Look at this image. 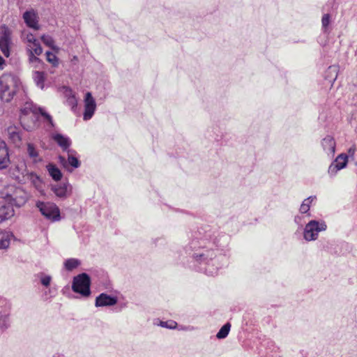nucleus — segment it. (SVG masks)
<instances>
[{"label": "nucleus", "mask_w": 357, "mask_h": 357, "mask_svg": "<svg viewBox=\"0 0 357 357\" xmlns=\"http://www.w3.org/2000/svg\"><path fill=\"white\" fill-rule=\"evenodd\" d=\"M20 88L19 78L10 73H5L0 77V98L10 102Z\"/></svg>", "instance_id": "nucleus-1"}, {"label": "nucleus", "mask_w": 357, "mask_h": 357, "mask_svg": "<svg viewBox=\"0 0 357 357\" xmlns=\"http://www.w3.org/2000/svg\"><path fill=\"white\" fill-rule=\"evenodd\" d=\"M91 279L88 274L83 273L74 277L72 289L74 292L79 294L82 297L86 298L91 295Z\"/></svg>", "instance_id": "nucleus-2"}, {"label": "nucleus", "mask_w": 357, "mask_h": 357, "mask_svg": "<svg viewBox=\"0 0 357 357\" xmlns=\"http://www.w3.org/2000/svg\"><path fill=\"white\" fill-rule=\"evenodd\" d=\"M327 228L324 221L310 220L305 227L303 237L307 241H314L318 238L319 232Z\"/></svg>", "instance_id": "nucleus-3"}, {"label": "nucleus", "mask_w": 357, "mask_h": 357, "mask_svg": "<svg viewBox=\"0 0 357 357\" xmlns=\"http://www.w3.org/2000/svg\"><path fill=\"white\" fill-rule=\"evenodd\" d=\"M6 199L16 207L24 206L29 199V194L22 188H15L13 191L7 195Z\"/></svg>", "instance_id": "nucleus-4"}, {"label": "nucleus", "mask_w": 357, "mask_h": 357, "mask_svg": "<svg viewBox=\"0 0 357 357\" xmlns=\"http://www.w3.org/2000/svg\"><path fill=\"white\" fill-rule=\"evenodd\" d=\"M36 206L38 208L43 215L47 219L53 221L59 220V210L55 204L50 202L44 203L38 202L36 204Z\"/></svg>", "instance_id": "nucleus-5"}, {"label": "nucleus", "mask_w": 357, "mask_h": 357, "mask_svg": "<svg viewBox=\"0 0 357 357\" xmlns=\"http://www.w3.org/2000/svg\"><path fill=\"white\" fill-rule=\"evenodd\" d=\"M0 49L6 57L10 56V45L11 43V32L5 25L0 27Z\"/></svg>", "instance_id": "nucleus-6"}, {"label": "nucleus", "mask_w": 357, "mask_h": 357, "mask_svg": "<svg viewBox=\"0 0 357 357\" xmlns=\"http://www.w3.org/2000/svg\"><path fill=\"white\" fill-rule=\"evenodd\" d=\"M84 103V111L83 113V119L84 121H89L92 118L96 109V102L91 93L87 92L85 94Z\"/></svg>", "instance_id": "nucleus-7"}, {"label": "nucleus", "mask_w": 357, "mask_h": 357, "mask_svg": "<svg viewBox=\"0 0 357 357\" xmlns=\"http://www.w3.org/2000/svg\"><path fill=\"white\" fill-rule=\"evenodd\" d=\"M14 215L13 205L6 197L0 199V223L11 218Z\"/></svg>", "instance_id": "nucleus-8"}, {"label": "nucleus", "mask_w": 357, "mask_h": 357, "mask_svg": "<svg viewBox=\"0 0 357 357\" xmlns=\"http://www.w3.org/2000/svg\"><path fill=\"white\" fill-rule=\"evenodd\" d=\"M117 298L107 294L102 293L96 297L95 301L96 307L112 306L117 303Z\"/></svg>", "instance_id": "nucleus-9"}, {"label": "nucleus", "mask_w": 357, "mask_h": 357, "mask_svg": "<svg viewBox=\"0 0 357 357\" xmlns=\"http://www.w3.org/2000/svg\"><path fill=\"white\" fill-rule=\"evenodd\" d=\"M23 19L26 25L35 30L39 29L38 17L33 10H27L23 14Z\"/></svg>", "instance_id": "nucleus-10"}, {"label": "nucleus", "mask_w": 357, "mask_h": 357, "mask_svg": "<svg viewBox=\"0 0 357 357\" xmlns=\"http://www.w3.org/2000/svg\"><path fill=\"white\" fill-rule=\"evenodd\" d=\"M321 146L324 151L328 155H333L335 151L336 143L334 138L330 135H327L321 141Z\"/></svg>", "instance_id": "nucleus-11"}, {"label": "nucleus", "mask_w": 357, "mask_h": 357, "mask_svg": "<svg viewBox=\"0 0 357 357\" xmlns=\"http://www.w3.org/2000/svg\"><path fill=\"white\" fill-rule=\"evenodd\" d=\"M9 162L6 144L4 142L0 140V169L7 167Z\"/></svg>", "instance_id": "nucleus-12"}, {"label": "nucleus", "mask_w": 357, "mask_h": 357, "mask_svg": "<svg viewBox=\"0 0 357 357\" xmlns=\"http://www.w3.org/2000/svg\"><path fill=\"white\" fill-rule=\"evenodd\" d=\"M8 133L10 140L17 146H20L22 141V137L17 128L15 126L8 127Z\"/></svg>", "instance_id": "nucleus-13"}, {"label": "nucleus", "mask_w": 357, "mask_h": 357, "mask_svg": "<svg viewBox=\"0 0 357 357\" xmlns=\"http://www.w3.org/2000/svg\"><path fill=\"white\" fill-rule=\"evenodd\" d=\"M47 169L50 176L56 181H60L62 178V174L60 169L54 164L47 165Z\"/></svg>", "instance_id": "nucleus-14"}, {"label": "nucleus", "mask_w": 357, "mask_h": 357, "mask_svg": "<svg viewBox=\"0 0 357 357\" xmlns=\"http://www.w3.org/2000/svg\"><path fill=\"white\" fill-rule=\"evenodd\" d=\"M14 238L11 232H3L0 234V249L8 248L10 241Z\"/></svg>", "instance_id": "nucleus-15"}, {"label": "nucleus", "mask_w": 357, "mask_h": 357, "mask_svg": "<svg viewBox=\"0 0 357 357\" xmlns=\"http://www.w3.org/2000/svg\"><path fill=\"white\" fill-rule=\"evenodd\" d=\"M215 256L213 250H207L206 253L196 255L195 257L197 261L208 263L209 260H212Z\"/></svg>", "instance_id": "nucleus-16"}, {"label": "nucleus", "mask_w": 357, "mask_h": 357, "mask_svg": "<svg viewBox=\"0 0 357 357\" xmlns=\"http://www.w3.org/2000/svg\"><path fill=\"white\" fill-rule=\"evenodd\" d=\"M333 162L338 166L341 169H344L348 162V156L347 154L341 153L340 154L336 159L333 161Z\"/></svg>", "instance_id": "nucleus-17"}, {"label": "nucleus", "mask_w": 357, "mask_h": 357, "mask_svg": "<svg viewBox=\"0 0 357 357\" xmlns=\"http://www.w3.org/2000/svg\"><path fill=\"white\" fill-rule=\"evenodd\" d=\"M316 196H310L305 199L301 205L300 212L301 213H306L310 208V204L312 201L316 199Z\"/></svg>", "instance_id": "nucleus-18"}, {"label": "nucleus", "mask_w": 357, "mask_h": 357, "mask_svg": "<svg viewBox=\"0 0 357 357\" xmlns=\"http://www.w3.org/2000/svg\"><path fill=\"white\" fill-rule=\"evenodd\" d=\"M33 79L38 87L43 89L45 82V74L43 72L36 71L33 74Z\"/></svg>", "instance_id": "nucleus-19"}, {"label": "nucleus", "mask_w": 357, "mask_h": 357, "mask_svg": "<svg viewBox=\"0 0 357 357\" xmlns=\"http://www.w3.org/2000/svg\"><path fill=\"white\" fill-rule=\"evenodd\" d=\"M22 37L24 42L26 43L27 47H29L32 44H35L38 42L35 36L31 33L24 31Z\"/></svg>", "instance_id": "nucleus-20"}, {"label": "nucleus", "mask_w": 357, "mask_h": 357, "mask_svg": "<svg viewBox=\"0 0 357 357\" xmlns=\"http://www.w3.org/2000/svg\"><path fill=\"white\" fill-rule=\"evenodd\" d=\"M53 139L63 149L67 150V139L60 134H56L52 137Z\"/></svg>", "instance_id": "nucleus-21"}, {"label": "nucleus", "mask_w": 357, "mask_h": 357, "mask_svg": "<svg viewBox=\"0 0 357 357\" xmlns=\"http://www.w3.org/2000/svg\"><path fill=\"white\" fill-rule=\"evenodd\" d=\"M231 324L229 323L225 324L222 328L220 329V331L216 334V337L218 339H224L225 338L230 331Z\"/></svg>", "instance_id": "nucleus-22"}, {"label": "nucleus", "mask_w": 357, "mask_h": 357, "mask_svg": "<svg viewBox=\"0 0 357 357\" xmlns=\"http://www.w3.org/2000/svg\"><path fill=\"white\" fill-rule=\"evenodd\" d=\"M52 189L54 194L59 197H64L67 192V188L65 185L63 186L55 185L52 186Z\"/></svg>", "instance_id": "nucleus-23"}, {"label": "nucleus", "mask_w": 357, "mask_h": 357, "mask_svg": "<svg viewBox=\"0 0 357 357\" xmlns=\"http://www.w3.org/2000/svg\"><path fill=\"white\" fill-rule=\"evenodd\" d=\"M31 112H32L33 113H35L36 112V109H33L32 107H31V105L30 103H28V102L26 103L24 107L21 109V114H22V116H20V121H21V123H22V125L23 126H24V125H23V121H24L23 116L29 115Z\"/></svg>", "instance_id": "nucleus-24"}, {"label": "nucleus", "mask_w": 357, "mask_h": 357, "mask_svg": "<svg viewBox=\"0 0 357 357\" xmlns=\"http://www.w3.org/2000/svg\"><path fill=\"white\" fill-rule=\"evenodd\" d=\"M27 51L28 52H31L33 54L40 56L43 52V49L40 43L38 41L35 44H32L29 47H27Z\"/></svg>", "instance_id": "nucleus-25"}, {"label": "nucleus", "mask_w": 357, "mask_h": 357, "mask_svg": "<svg viewBox=\"0 0 357 357\" xmlns=\"http://www.w3.org/2000/svg\"><path fill=\"white\" fill-rule=\"evenodd\" d=\"M27 153L30 158L36 161V159L38 157V153L33 144L29 143L27 144Z\"/></svg>", "instance_id": "nucleus-26"}, {"label": "nucleus", "mask_w": 357, "mask_h": 357, "mask_svg": "<svg viewBox=\"0 0 357 357\" xmlns=\"http://www.w3.org/2000/svg\"><path fill=\"white\" fill-rule=\"evenodd\" d=\"M37 276L43 286L48 287L50 284L52 280L51 276L47 275L43 273H38Z\"/></svg>", "instance_id": "nucleus-27"}, {"label": "nucleus", "mask_w": 357, "mask_h": 357, "mask_svg": "<svg viewBox=\"0 0 357 357\" xmlns=\"http://www.w3.org/2000/svg\"><path fill=\"white\" fill-rule=\"evenodd\" d=\"M9 326V319L6 314L0 316V328H7Z\"/></svg>", "instance_id": "nucleus-28"}, {"label": "nucleus", "mask_w": 357, "mask_h": 357, "mask_svg": "<svg viewBox=\"0 0 357 357\" xmlns=\"http://www.w3.org/2000/svg\"><path fill=\"white\" fill-rule=\"evenodd\" d=\"M340 170H341V169L333 162L328 167V173L330 176L333 177L335 176Z\"/></svg>", "instance_id": "nucleus-29"}, {"label": "nucleus", "mask_w": 357, "mask_h": 357, "mask_svg": "<svg viewBox=\"0 0 357 357\" xmlns=\"http://www.w3.org/2000/svg\"><path fill=\"white\" fill-rule=\"evenodd\" d=\"M81 264V261L77 259H68V271L76 268Z\"/></svg>", "instance_id": "nucleus-30"}, {"label": "nucleus", "mask_w": 357, "mask_h": 357, "mask_svg": "<svg viewBox=\"0 0 357 357\" xmlns=\"http://www.w3.org/2000/svg\"><path fill=\"white\" fill-rule=\"evenodd\" d=\"M41 40L45 45L48 47H54V40L48 35H43L41 36Z\"/></svg>", "instance_id": "nucleus-31"}, {"label": "nucleus", "mask_w": 357, "mask_h": 357, "mask_svg": "<svg viewBox=\"0 0 357 357\" xmlns=\"http://www.w3.org/2000/svg\"><path fill=\"white\" fill-rule=\"evenodd\" d=\"M46 57H47V60L50 63H51L54 66H56L57 65V59L54 54H53L50 52H47Z\"/></svg>", "instance_id": "nucleus-32"}, {"label": "nucleus", "mask_w": 357, "mask_h": 357, "mask_svg": "<svg viewBox=\"0 0 357 357\" xmlns=\"http://www.w3.org/2000/svg\"><path fill=\"white\" fill-rule=\"evenodd\" d=\"M68 165L77 168L80 165V162L77 158L68 155Z\"/></svg>", "instance_id": "nucleus-33"}, {"label": "nucleus", "mask_w": 357, "mask_h": 357, "mask_svg": "<svg viewBox=\"0 0 357 357\" xmlns=\"http://www.w3.org/2000/svg\"><path fill=\"white\" fill-rule=\"evenodd\" d=\"M38 110L39 111V112L40 113V114L44 117L45 120H46L50 124L51 126H53V121H52V116L47 114V112H45L42 108L39 107L38 109Z\"/></svg>", "instance_id": "nucleus-34"}, {"label": "nucleus", "mask_w": 357, "mask_h": 357, "mask_svg": "<svg viewBox=\"0 0 357 357\" xmlns=\"http://www.w3.org/2000/svg\"><path fill=\"white\" fill-rule=\"evenodd\" d=\"M177 324L174 321H161L160 326L165 328L173 329L175 328Z\"/></svg>", "instance_id": "nucleus-35"}, {"label": "nucleus", "mask_w": 357, "mask_h": 357, "mask_svg": "<svg viewBox=\"0 0 357 357\" xmlns=\"http://www.w3.org/2000/svg\"><path fill=\"white\" fill-rule=\"evenodd\" d=\"M322 26L324 28H326L330 23V15L324 14L322 17L321 20Z\"/></svg>", "instance_id": "nucleus-36"}, {"label": "nucleus", "mask_w": 357, "mask_h": 357, "mask_svg": "<svg viewBox=\"0 0 357 357\" xmlns=\"http://www.w3.org/2000/svg\"><path fill=\"white\" fill-rule=\"evenodd\" d=\"M29 59L31 62H35L39 60L37 55L33 54L31 52H29Z\"/></svg>", "instance_id": "nucleus-37"}, {"label": "nucleus", "mask_w": 357, "mask_h": 357, "mask_svg": "<svg viewBox=\"0 0 357 357\" xmlns=\"http://www.w3.org/2000/svg\"><path fill=\"white\" fill-rule=\"evenodd\" d=\"M355 151H356V149L354 147H351L349 149V153L350 155H354V153H355Z\"/></svg>", "instance_id": "nucleus-38"}, {"label": "nucleus", "mask_w": 357, "mask_h": 357, "mask_svg": "<svg viewBox=\"0 0 357 357\" xmlns=\"http://www.w3.org/2000/svg\"><path fill=\"white\" fill-rule=\"evenodd\" d=\"M53 357H65L63 354H56Z\"/></svg>", "instance_id": "nucleus-39"}, {"label": "nucleus", "mask_w": 357, "mask_h": 357, "mask_svg": "<svg viewBox=\"0 0 357 357\" xmlns=\"http://www.w3.org/2000/svg\"><path fill=\"white\" fill-rule=\"evenodd\" d=\"M63 266H64V268H66V269H67V260H65V261H63Z\"/></svg>", "instance_id": "nucleus-40"}, {"label": "nucleus", "mask_w": 357, "mask_h": 357, "mask_svg": "<svg viewBox=\"0 0 357 357\" xmlns=\"http://www.w3.org/2000/svg\"><path fill=\"white\" fill-rule=\"evenodd\" d=\"M31 176H32V177H33V176H36V178H38V177H37L36 175H34L33 174H31Z\"/></svg>", "instance_id": "nucleus-41"}, {"label": "nucleus", "mask_w": 357, "mask_h": 357, "mask_svg": "<svg viewBox=\"0 0 357 357\" xmlns=\"http://www.w3.org/2000/svg\"><path fill=\"white\" fill-rule=\"evenodd\" d=\"M24 129H26V130H29V128H25L24 126Z\"/></svg>", "instance_id": "nucleus-42"}]
</instances>
